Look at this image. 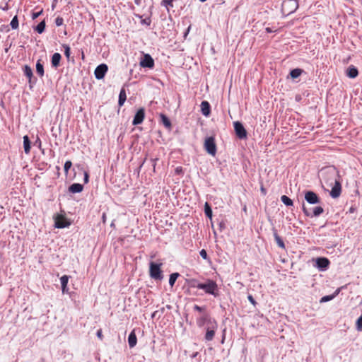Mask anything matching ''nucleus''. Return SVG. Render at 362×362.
<instances>
[{"instance_id": "obj_1", "label": "nucleus", "mask_w": 362, "mask_h": 362, "mask_svg": "<svg viewBox=\"0 0 362 362\" xmlns=\"http://www.w3.org/2000/svg\"><path fill=\"white\" fill-rule=\"evenodd\" d=\"M189 285L192 288L202 289L205 293L211 295L215 298L220 295L218 284L215 281L210 279H207L203 283H199L197 279H192L189 281Z\"/></svg>"}, {"instance_id": "obj_2", "label": "nucleus", "mask_w": 362, "mask_h": 362, "mask_svg": "<svg viewBox=\"0 0 362 362\" xmlns=\"http://www.w3.org/2000/svg\"><path fill=\"white\" fill-rule=\"evenodd\" d=\"M319 176L328 186H332L336 181L341 180L339 172L334 165H328L322 168L320 170Z\"/></svg>"}, {"instance_id": "obj_3", "label": "nucleus", "mask_w": 362, "mask_h": 362, "mask_svg": "<svg viewBox=\"0 0 362 362\" xmlns=\"http://www.w3.org/2000/svg\"><path fill=\"white\" fill-rule=\"evenodd\" d=\"M298 6V0H284L281 4V11L283 14L288 16L294 13Z\"/></svg>"}, {"instance_id": "obj_4", "label": "nucleus", "mask_w": 362, "mask_h": 362, "mask_svg": "<svg viewBox=\"0 0 362 362\" xmlns=\"http://www.w3.org/2000/svg\"><path fill=\"white\" fill-rule=\"evenodd\" d=\"M162 263H156L151 262L149 263V274L150 276L155 280H162L163 275L161 270Z\"/></svg>"}, {"instance_id": "obj_5", "label": "nucleus", "mask_w": 362, "mask_h": 362, "mask_svg": "<svg viewBox=\"0 0 362 362\" xmlns=\"http://www.w3.org/2000/svg\"><path fill=\"white\" fill-rule=\"evenodd\" d=\"M217 327L218 325L215 320H209V325L206 327V332L204 337L206 341H209L214 339Z\"/></svg>"}, {"instance_id": "obj_6", "label": "nucleus", "mask_w": 362, "mask_h": 362, "mask_svg": "<svg viewBox=\"0 0 362 362\" xmlns=\"http://www.w3.org/2000/svg\"><path fill=\"white\" fill-rule=\"evenodd\" d=\"M204 148L206 151L211 155L215 156L216 153V144L215 139L213 136L206 138L204 141Z\"/></svg>"}, {"instance_id": "obj_7", "label": "nucleus", "mask_w": 362, "mask_h": 362, "mask_svg": "<svg viewBox=\"0 0 362 362\" xmlns=\"http://www.w3.org/2000/svg\"><path fill=\"white\" fill-rule=\"evenodd\" d=\"M302 209L304 214L308 217H317L324 212V209L322 206H315L313 208V211H311L310 209L306 208L304 204L302 206Z\"/></svg>"}, {"instance_id": "obj_8", "label": "nucleus", "mask_w": 362, "mask_h": 362, "mask_svg": "<svg viewBox=\"0 0 362 362\" xmlns=\"http://www.w3.org/2000/svg\"><path fill=\"white\" fill-rule=\"evenodd\" d=\"M233 127L235 134L238 139H244L247 138V131L244 127L243 124L240 122H234Z\"/></svg>"}, {"instance_id": "obj_9", "label": "nucleus", "mask_w": 362, "mask_h": 362, "mask_svg": "<svg viewBox=\"0 0 362 362\" xmlns=\"http://www.w3.org/2000/svg\"><path fill=\"white\" fill-rule=\"evenodd\" d=\"M108 66L106 64H100L98 65L95 71H94V75L96 79L100 80L103 79L106 73L107 72Z\"/></svg>"}, {"instance_id": "obj_10", "label": "nucleus", "mask_w": 362, "mask_h": 362, "mask_svg": "<svg viewBox=\"0 0 362 362\" xmlns=\"http://www.w3.org/2000/svg\"><path fill=\"white\" fill-rule=\"evenodd\" d=\"M23 72L25 76L28 79L30 87L32 88V85L35 83L37 78L34 77L33 72L31 67L27 64L23 66Z\"/></svg>"}, {"instance_id": "obj_11", "label": "nucleus", "mask_w": 362, "mask_h": 362, "mask_svg": "<svg viewBox=\"0 0 362 362\" xmlns=\"http://www.w3.org/2000/svg\"><path fill=\"white\" fill-rule=\"evenodd\" d=\"M140 66L143 68L153 69L154 60L149 54H144L140 61Z\"/></svg>"}, {"instance_id": "obj_12", "label": "nucleus", "mask_w": 362, "mask_h": 362, "mask_svg": "<svg viewBox=\"0 0 362 362\" xmlns=\"http://www.w3.org/2000/svg\"><path fill=\"white\" fill-rule=\"evenodd\" d=\"M305 199L310 204H316L320 202L319 196L313 191H306L305 192Z\"/></svg>"}, {"instance_id": "obj_13", "label": "nucleus", "mask_w": 362, "mask_h": 362, "mask_svg": "<svg viewBox=\"0 0 362 362\" xmlns=\"http://www.w3.org/2000/svg\"><path fill=\"white\" fill-rule=\"evenodd\" d=\"M70 225L69 221L62 215H57L54 218V226L57 228H64Z\"/></svg>"}, {"instance_id": "obj_14", "label": "nucleus", "mask_w": 362, "mask_h": 362, "mask_svg": "<svg viewBox=\"0 0 362 362\" xmlns=\"http://www.w3.org/2000/svg\"><path fill=\"white\" fill-rule=\"evenodd\" d=\"M330 262L327 257H317L315 260V267L320 271H325L328 269Z\"/></svg>"}, {"instance_id": "obj_15", "label": "nucleus", "mask_w": 362, "mask_h": 362, "mask_svg": "<svg viewBox=\"0 0 362 362\" xmlns=\"http://www.w3.org/2000/svg\"><path fill=\"white\" fill-rule=\"evenodd\" d=\"M145 117V110L143 107L139 108L133 119L132 124L134 126L141 124Z\"/></svg>"}, {"instance_id": "obj_16", "label": "nucleus", "mask_w": 362, "mask_h": 362, "mask_svg": "<svg viewBox=\"0 0 362 362\" xmlns=\"http://www.w3.org/2000/svg\"><path fill=\"white\" fill-rule=\"evenodd\" d=\"M341 180L336 181L332 185V189L329 192L330 196L333 199L338 198L341 195Z\"/></svg>"}, {"instance_id": "obj_17", "label": "nucleus", "mask_w": 362, "mask_h": 362, "mask_svg": "<svg viewBox=\"0 0 362 362\" xmlns=\"http://www.w3.org/2000/svg\"><path fill=\"white\" fill-rule=\"evenodd\" d=\"M201 112L205 117H209L211 114V105L206 100H204L201 103Z\"/></svg>"}, {"instance_id": "obj_18", "label": "nucleus", "mask_w": 362, "mask_h": 362, "mask_svg": "<svg viewBox=\"0 0 362 362\" xmlns=\"http://www.w3.org/2000/svg\"><path fill=\"white\" fill-rule=\"evenodd\" d=\"M358 75L357 68L354 65H350L346 69V76L350 78H355Z\"/></svg>"}, {"instance_id": "obj_19", "label": "nucleus", "mask_w": 362, "mask_h": 362, "mask_svg": "<svg viewBox=\"0 0 362 362\" xmlns=\"http://www.w3.org/2000/svg\"><path fill=\"white\" fill-rule=\"evenodd\" d=\"M83 189V185L80 183H74L69 187V192L72 194L80 193Z\"/></svg>"}, {"instance_id": "obj_20", "label": "nucleus", "mask_w": 362, "mask_h": 362, "mask_svg": "<svg viewBox=\"0 0 362 362\" xmlns=\"http://www.w3.org/2000/svg\"><path fill=\"white\" fill-rule=\"evenodd\" d=\"M61 59H62V55L58 52L54 53L52 56V59H51L52 66L54 68H57L60 64Z\"/></svg>"}, {"instance_id": "obj_21", "label": "nucleus", "mask_w": 362, "mask_h": 362, "mask_svg": "<svg viewBox=\"0 0 362 362\" xmlns=\"http://www.w3.org/2000/svg\"><path fill=\"white\" fill-rule=\"evenodd\" d=\"M160 122L164 125V127L167 129L170 130L172 128V124L170 119L165 114L163 113L160 114Z\"/></svg>"}, {"instance_id": "obj_22", "label": "nucleus", "mask_w": 362, "mask_h": 362, "mask_svg": "<svg viewBox=\"0 0 362 362\" xmlns=\"http://www.w3.org/2000/svg\"><path fill=\"white\" fill-rule=\"evenodd\" d=\"M272 231L274 240L277 245L282 249H285V244L281 238L278 235L276 229L275 228H273Z\"/></svg>"}, {"instance_id": "obj_23", "label": "nucleus", "mask_w": 362, "mask_h": 362, "mask_svg": "<svg viewBox=\"0 0 362 362\" xmlns=\"http://www.w3.org/2000/svg\"><path fill=\"white\" fill-rule=\"evenodd\" d=\"M137 343V337L135 331L132 330L128 337V344L130 348H134Z\"/></svg>"}, {"instance_id": "obj_24", "label": "nucleus", "mask_w": 362, "mask_h": 362, "mask_svg": "<svg viewBox=\"0 0 362 362\" xmlns=\"http://www.w3.org/2000/svg\"><path fill=\"white\" fill-rule=\"evenodd\" d=\"M339 292H340V288H337L333 294L327 295V296H325L322 297L320 300V303H326V302L332 300L339 293Z\"/></svg>"}, {"instance_id": "obj_25", "label": "nucleus", "mask_w": 362, "mask_h": 362, "mask_svg": "<svg viewBox=\"0 0 362 362\" xmlns=\"http://www.w3.org/2000/svg\"><path fill=\"white\" fill-rule=\"evenodd\" d=\"M23 148L26 154H28L31 148V141L28 135L23 136Z\"/></svg>"}, {"instance_id": "obj_26", "label": "nucleus", "mask_w": 362, "mask_h": 362, "mask_svg": "<svg viewBox=\"0 0 362 362\" xmlns=\"http://www.w3.org/2000/svg\"><path fill=\"white\" fill-rule=\"evenodd\" d=\"M209 320H212L209 315L204 313L197 320V324L199 327H202L207 322L209 324Z\"/></svg>"}, {"instance_id": "obj_27", "label": "nucleus", "mask_w": 362, "mask_h": 362, "mask_svg": "<svg viewBox=\"0 0 362 362\" xmlns=\"http://www.w3.org/2000/svg\"><path fill=\"white\" fill-rule=\"evenodd\" d=\"M36 72L39 75V76L41 78L44 76V74H45L44 66H43V64L42 63L41 59H38L36 62Z\"/></svg>"}, {"instance_id": "obj_28", "label": "nucleus", "mask_w": 362, "mask_h": 362, "mask_svg": "<svg viewBox=\"0 0 362 362\" xmlns=\"http://www.w3.org/2000/svg\"><path fill=\"white\" fill-rule=\"evenodd\" d=\"M304 71L300 68H296L291 70L289 76L292 79L298 78Z\"/></svg>"}, {"instance_id": "obj_29", "label": "nucleus", "mask_w": 362, "mask_h": 362, "mask_svg": "<svg viewBox=\"0 0 362 362\" xmlns=\"http://www.w3.org/2000/svg\"><path fill=\"white\" fill-rule=\"evenodd\" d=\"M127 99L126 92L124 88H122L119 94V98H118V105L119 107H122L124 103H125Z\"/></svg>"}, {"instance_id": "obj_30", "label": "nucleus", "mask_w": 362, "mask_h": 362, "mask_svg": "<svg viewBox=\"0 0 362 362\" xmlns=\"http://www.w3.org/2000/svg\"><path fill=\"white\" fill-rule=\"evenodd\" d=\"M204 214L207 218L210 219L212 218V209L210 204L208 202H206L204 204Z\"/></svg>"}, {"instance_id": "obj_31", "label": "nucleus", "mask_w": 362, "mask_h": 362, "mask_svg": "<svg viewBox=\"0 0 362 362\" xmlns=\"http://www.w3.org/2000/svg\"><path fill=\"white\" fill-rule=\"evenodd\" d=\"M45 25H46L45 21H42L36 25V27L35 28V30L37 33L41 34L45 31Z\"/></svg>"}, {"instance_id": "obj_32", "label": "nucleus", "mask_w": 362, "mask_h": 362, "mask_svg": "<svg viewBox=\"0 0 362 362\" xmlns=\"http://www.w3.org/2000/svg\"><path fill=\"white\" fill-rule=\"evenodd\" d=\"M281 200L286 206H291L293 205V200L286 195H282L281 197Z\"/></svg>"}, {"instance_id": "obj_33", "label": "nucleus", "mask_w": 362, "mask_h": 362, "mask_svg": "<svg viewBox=\"0 0 362 362\" xmlns=\"http://www.w3.org/2000/svg\"><path fill=\"white\" fill-rule=\"evenodd\" d=\"M180 276V274L177 272L173 273L170 275L169 277V284L171 287H173L177 280V279Z\"/></svg>"}, {"instance_id": "obj_34", "label": "nucleus", "mask_w": 362, "mask_h": 362, "mask_svg": "<svg viewBox=\"0 0 362 362\" xmlns=\"http://www.w3.org/2000/svg\"><path fill=\"white\" fill-rule=\"evenodd\" d=\"M160 4L162 6L165 7L168 12H169L170 7H173V0H162Z\"/></svg>"}, {"instance_id": "obj_35", "label": "nucleus", "mask_w": 362, "mask_h": 362, "mask_svg": "<svg viewBox=\"0 0 362 362\" xmlns=\"http://www.w3.org/2000/svg\"><path fill=\"white\" fill-rule=\"evenodd\" d=\"M10 25H11V28L13 30H16L18 28L19 24H18V18L17 16H15L12 18Z\"/></svg>"}, {"instance_id": "obj_36", "label": "nucleus", "mask_w": 362, "mask_h": 362, "mask_svg": "<svg viewBox=\"0 0 362 362\" xmlns=\"http://www.w3.org/2000/svg\"><path fill=\"white\" fill-rule=\"evenodd\" d=\"M69 279V276L67 275H63L60 278V282H61L62 287H66V286L68 284Z\"/></svg>"}, {"instance_id": "obj_37", "label": "nucleus", "mask_w": 362, "mask_h": 362, "mask_svg": "<svg viewBox=\"0 0 362 362\" xmlns=\"http://www.w3.org/2000/svg\"><path fill=\"white\" fill-rule=\"evenodd\" d=\"M62 47L64 49V54H65L66 57L69 59L70 57V54H71L70 47L66 44L62 45Z\"/></svg>"}, {"instance_id": "obj_38", "label": "nucleus", "mask_w": 362, "mask_h": 362, "mask_svg": "<svg viewBox=\"0 0 362 362\" xmlns=\"http://www.w3.org/2000/svg\"><path fill=\"white\" fill-rule=\"evenodd\" d=\"M72 166V163L71 160H66L64 163V172L66 174L68 173L69 169L71 168Z\"/></svg>"}, {"instance_id": "obj_39", "label": "nucleus", "mask_w": 362, "mask_h": 362, "mask_svg": "<svg viewBox=\"0 0 362 362\" xmlns=\"http://www.w3.org/2000/svg\"><path fill=\"white\" fill-rule=\"evenodd\" d=\"M356 329L358 331H362V314L356 320Z\"/></svg>"}, {"instance_id": "obj_40", "label": "nucleus", "mask_w": 362, "mask_h": 362, "mask_svg": "<svg viewBox=\"0 0 362 362\" xmlns=\"http://www.w3.org/2000/svg\"><path fill=\"white\" fill-rule=\"evenodd\" d=\"M200 256L205 260L210 261V258L209 257L206 251L204 249H202L199 252Z\"/></svg>"}, {"instance_id": "obj_41", "label": "nucleus", "mask_w": 362, "mask_h": 362, "mask_svg": "<svg viewBox=\"0 0 362 362\" xmlns=\"http://www.w3.org/2000/svg\"><path fill=\"white\" fill-rule=\"evenodd\" d=\"M64 23V19L63 18L60 17V16H58L57 18H56L55 19V24L57 26H61Z\"/></svg>"}, {"instance_id": "obj_42", "label": "nucleus", "mask_w": 362, "mask_h": 362, "mask_svg": "<svg viewBox=\"0 0 362 362\" xmlns=\"http://www.w3.org/2000/svg\"><path fill=\"white\" fill-rule=\"evenodd\" d=\"M194 310L198 311L199 313L204 312L205 310V307H201L198 305H194L193 307Z\"/></svg>"}, {"instance_id": "obj_43", "label": "nucleus", "mask_w": 362, "mask_h": 362, "mask_svg": "<svg viewBox=\"0 0 362 362\" xmlns=\"http://www.w3.org/2000/svg\"><path fill=\"white\" fill-rule=\"evenodd\" d=\"M42 10L37 11V12H33L32 14V18L33 20L37 18L42 14Z\"/></svg>"}, {"instance_id": "obj_44", "label": "nucleus", "mask_w": 362, "mask_h": 362, "mask_svg": "<svg viewBox=\"0 0 362 362\" xmlns=\"http://www.w3.org/2000/svg\"><path fill=\"white\" fill-rule=\"evenodd\" d=\"M151 19H150L149 18H147L143 19V20L141 21V23H142V24H145V25H149L151 24Z\"/></svg>"}, {"instance_id": "obj_45", "label": "nucleus", "mask_w": 362, "mask_h": 362, "mask_svg": "<svg viewBox=\"0 0 362 362\" xmlns=\"http://www.w3.org/2000/svg\"><path fill=\"white\" fill-rule=\"evenodd\" d=\"M247 298H248V300H249V301H250L252 305H256V303H256L255 300L254 299V298L252 297V296L249 295V296H247Z\"/></svg>"}, {"instance_id": "obj_46", "label": "nucleus", "mask_w": 362, "mask_h": 362, "mask_svg": "<svg viewBox=\"0 0 362 362\" xmlns=\"http://www.w3.org/2000/svg\"><path fill=\"white\" fill-rule=\"evenodd\" d=\"M83 180H84V183H88V181H89V175H88V173L87 172L84 173Z\"/></svg>"}, {"instance_id": "obj_47", "label": "nucleus", "mask_w": 362, "mask_h": 362, "mask_svg": "<svg viewBox=\"0 0 362 362\" xmlns=\"http://www.w3.org/2000/svg\"><path fill=\"white\" fill-rule=\"evenodd\" d=\"M260 191H261V192H262V194L263 195H266V194H267V190H266V189H265L263 186H262V187H261V188H260Z\"/></svg>"}, {"instance_id": "obj_48", "label": "nucleus", "mask_w": 362, "mask_h": 362, "mask_svg": "<svg viewBox=\"0 0 362 362\" xmlns=\"http://www.w3.org/2000/svg\"><path fill=\"white\" fill-rule=\"evenodd\" d=\"M62 291L63 293H68L69 288L66 287H62Z\"/></svg>"}, {"instance_id": "obj_49", "label": "nucleus", "mask_w": 362, "mask_h": 362, "mask_svg": "<svg viewBox=\"0 0 362 362\" xmlns=\"http://www.w3.org/2000/svg\"><path fill=\"white\" fill-rule=\"evenodd\" d=\"M190 28H191V26L189 25V26L187 28V30L185 31V33H184V37H186V36L188 35V33H189V30H190Z\"/></svg>"}, {"instance_id": "obj_50", "label": "nucleus", "mask_w": 362, "mask_h": 362, "mask_svg": "<svg viewBox=\"0 0 362 362\" xmlns=\"http://www.w3.org/2000/svg\"><path fill=\"white\" fill-rule=\"evenodd\" d=\"M219 227L221 230H223L225 228V223L223 222H220Z\"/></svg>"}, {"instance_id": "obj_51", "label": "nucleus", "mask_w": 362, "mask_h": 362, "mask_svg": "<svg viewBox=\"0 0 362 362\" xmlns=\"http://www.w3.org/2000/svg\"><path fill=\"white\" fill-rule=\"evenodd\" d=\"M97 336H98V337H99V338H102L103 334H102V331H101V329H100V330H98V331L97 332Z\"/></svg>"}, {"instance_id": "obj_52", "label": "nucleus", "mask_w": 362, "mask_h": 362, "mask_svg": "<svg viewBox=\"0 0 362 362\" xmlns=\"http://www.w3.org/2000/svg\"><path fill=\"white\" fill-rule=\"evenodd\" d=\"M102 220H103V223H105V221H106V214L105 213L103 214Z\"/></svg>"}, {"instance_id": "obj_53", "label": "nucleus", "mask_w": 362, "mask_h": 362, "mask_svg": "<svg viewBox=\"0 0 362 362\" xmlns=\"http://www.w3.org/2000/svg\"><path fill=\"white\" fill-rule=\"evenodd\" d=\"M266 31H267V33H272V32H273L272 29V28H266Z\"/></svg>"}, {"instance_id": "obj_54", "label": "nucleus", "mask_w": 362, "mask_h": 362, "mask_svg": "<svg viewBox=\"0 0 362 362\" xmlns=\"http://www.w3.org/2000/svg\"><path fill=\"white\" fill-rule=\"evenodd\" d=\"M151 162L152 163V165L153 166V168L155 169L156 160L154 159H151Z\"/></svg>"}, {"instance_id": "obj_55", "label": "nucleus", "mask_w": 362, "mask_h": 362, "mask_svg": "<svg viewBox=\"0 0 362 362\" xmlns=\"http://www.w3.org/2000/svg\"><path fill=\"white\" fill-rule=\"evenodd\" d=\"M198 354H199V353H198V352H194V353H193V354H192V358H195V357H197Z\"/></svg>"}, {"instance_id": "obj_56", "label": "nucleus", "mask_w": 362, "mask_h": 362, "mask_svg": "<svg viewBox=\"0 0 362 362\" xmlns=\"http://www.w3.org/2000/svg\"><path fill=\"white\" fill-rule=\"evenodd\" d=\"M115 221H112L111 224H110V227L112 228H115Z\"/></svg>"}, {"instance_id": "obj_57", "label": "nucleus", "mask_w": 362, "mask_h": 362, "mask_svg": "<svg viewBox=\"0 0 362 362\" xmlns=\"http://www.w3.org/2000/svg\"><path fill=\"white\" fill-rule=\"evenodd\" d=\"M157 311L154 312L153 314H152V318H153L155 316H156V314Z\"/></svg>"}, {"instance_id": "obj_58", "label": "nucleus", "mask_w": 362, "mask_h": 362, "mask_svg": "<svg viewBox=\"0 0 362 362\" xmlns=\"http://www.w3.org/2000/svg\"><path fill=\"white\" fill-rule=\"evenodd\" d=\"M3 10H7L8 9V7L7 6H4V8H2Z\"/></svg>"}, {"instance_id": "obj_59", "label": "nucleus", "mask_w": 362, "mask_h": 362, "mask_svg": "<svg viewBox=\"0 0 362 362\" xmlns=\"http://www.w3.org/2000/svg\"><path fill=\"white\" fill-rule=\"evenodd\" d=\"M3 10H7L8 9V7L7 6H4V8H2Z\"/></svg>"}, {"instance_id": "obj_60", "label": "nucleus", "mask_w": 362, "mask_h": 362, "mask_svg": "<svg viewBox=\"0 0 362 362\" xmlns=\"http://www.w3.org/2000/svg\"><path fill=\"white\" fill-rule=\"evenodd\" d=\"M36 142H37V144H39V142L40 143V139H37V140H36Z\"/></svg>"}, {"instance_id": "obj_61", "label": "nucleus", "mask_w": 362, "mask_h": 362, "mask_svg": "<svg viewBox=\"0 0 362 362\" xmlns=\"http://www.w3.org/2000/svg\"><path fill=\"white\" fill-rule=\"evenodd\" d=\"M36 142H37V144H39V142L40 143V139H37V140H36Z\"/></svg>"}, {"instance_id": "obj_62", "label": "nucleus", "mask_w": 362, "mask_h": 362, "mask_svg": "<svg viewBox=\"0 0 362 362\" xmlns=\"http://www.w3.org/2000/svg\"><path fill=\"white\" fill-rule=\"evenodd\" d=\"M36 142H37V144H39V142L40 143V139H37V140H36Z\"/></svg>"}, {"instance_id": "obj_63", "label": "nucleus", "mask_w": 362, "mask_h": 362, "mask_svg": "<svg viewBox=\"0 0 362 362\" xmlns=\"http://www.w3.org/2000/svg\"><path fill=\"white\" fill-rule=\"evenodd\" d=\"M201 2H205L206 0H199Z\"/></svg>"}, {"instance_id": "obj_64", "label": "nucleus", "mask_w": 362, "mask_h": 362, "mask_svg": "<svg viewBox=\"0 0 362 362\" xmlns=\"http://www.w3.org/2000/svg\"><path fill=\"white\" fill-rule=\"evenodd\" d=\"M6 28H7L6 31H9V28H8V25L6 26Z\"/></svg>"}]
</instances>
